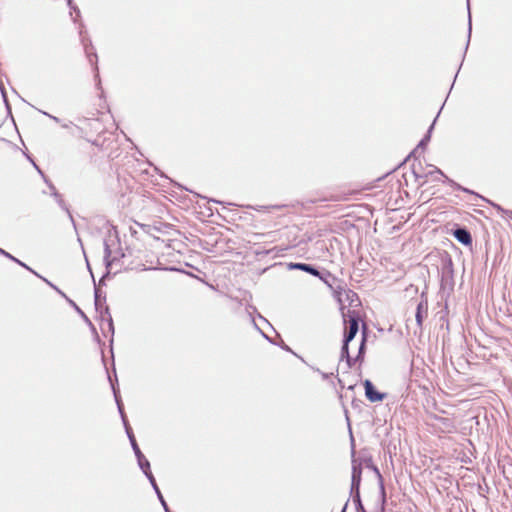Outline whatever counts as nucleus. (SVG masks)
<instances>
[{"instance_id":"obj_9","label":"nucleus","mask_w":512,"mask_h":512,"mask_svg":"<svg viewBox=\"0 0 512 512\" xmlns=\"http://www.w3.org/2000/svg\"><path fill=\"white\" fill-rule=\"evenodd\" d=\"M307 273H309V274H311L313 276L321 278L320 272L317 269H315L314 267H312V266H310V271H308Z\"/></svg>"},{"instance_id":"obj_2","label":"nucleus","mask_w":512,"mask_h":512,"mask_svg":"<svg viewBox=\"0 0 512 512\" xmlns=\"http://www.w3.org/2000/svg\"><path fill=\"white\" fill-rule=\"evenodd\" d=\"M143 232H134L132 234L131 249L138 254L148 257L149 252L158 250L162 244H165L169 239L162 238L156 235V232H160L157 227H151L142 225Z\"/></svg>"},{"instance_id":"obj_6","label":"nucleus","mask_w":512,"mask_h":512,"mask_svg":"<svg viewBox=\"0 0 512 512\" xmlns=\"http://www.w3.org/2000/svg\"><path fill=\"white\" fill-rule=\"evenodd\" d=\"M454 237L464 245H471L472 237L470 233L465 229H456L453 232Z\"/></svg>"},{"instance_id":"obj_4","label":"nucleus","mask_w":512,"mask_h":512,"mask_svg":"<svg viewBox=\"0 0 512 512\" xmlns=\"http://www.w3.org/2000/svg\"><path fill=\"white\" fill-rule=\"evenodd\" d=\"M363 385L365 389V395L370 402H381L386 398V394L377 391L370 380H365Z\"/></svg>"},{"instance_id":"obj_3","label":"nucleus","mask_w":512,"mask_h":512,"mask_svg":"<svg viewBox=\"0 0 512 512\" xmlns=\"http://www.w3.org/2000/svg\"><path fill=\"white\" fill-rule=\"evenodd\" d=\"M345 322L348 323V329L345 333V340L343 346V352L348 354V343L355 337L358 332V320L355 316L346 315L343 313Z\"/></svg>"},{"instance_id":"obj_12","label":"nucleus","mask_w":512,"mask_h":512,"mask_svg":"<svg viewBox=\"0 0 512 512\" xmlns=\"http://www.w3.org/2000/svg\"><path fill=\"white\" fill-rule=\"evenodd\" d=\"M363 347H364V341L361 343L360 351L363 349Z\"/></svg>"},{"instance_id":"obj_1","label":"nucleus","mask_w":512,"mask_h":512,"mask_svg":"<svg viewBox=\"0 0 512 512\" xmlns=\"http://www.w3.org/2000/svg\"><path fill=\"white\" fill-rule=\"evenodd\" d=\"M82 137L100 150L109 152L115 143L113 133L107 131L103 118L84 119L78 126Z\"/></svg>"},{"instance_id":"obj_5","label":"nucleus","mask_w":512,"mask_h":512,"mask_svg":"<svg viewBox=\"0 0 512 512\" xmlns=\"http://www.w3.org/2000/svg\"><path fill=\"white\" fill-rule=\"evenodd\" d=\"M428 315V301L427 299H422L416 309V323L419 328H422L423 322Z\"/></svg>"},{"instance_id":"obj_7","label":"nucleus","mask_w":512,"mask_h":512,"mask_svg":"<svg viewBox=\"0 0 512 512\" xmlns=\"http://www.w3.org/2000/svg\"><path fill=\"white\" fill-rule=\"evenodd\" d=\"M433 418L435 420H438L444 426V428L446 429L447 432H451L455 429V425L450 419L438 417L436 415H434Z\"/></svg>"},{"instance_id":"obj_11","label":"nucleus","mask_w":512,"mask_h":512,"mask_svg":"<svg viewBox=\"0 0 512 512\" xmlns=\"http://www.w3.org/2000/svg\"><path fill=\"white\" fill-rule=\"evenodd\" d=\"M0 253L4 254L5 256L14 259L9 253L5 252L3 249L0 248Z\"/></svg>"},{"instance_id":"obj_8","label":"nucleus","mask_w":512,"mask_h":512,"mask_svg":"<svg viewBox=\"0 0 512 512\" xmlns=\"http://www.w3.org/2000/svg\"><path fill=\"white\" fill-rule=\"evenodd\" d=\"M288 266L290 269H297V270L308 272V271H310L311 265L305 264V263H290Z\"/></svg>"},{"instance_id":"obj_10","label":"nucleus","mask_w":512,"mask_h":512,"mask_svg":"<svg viewBox=\"0 0 512 512\" xmlns=\"http://www.w3.org/2000/svg\"><path fill=\"white\" fill-rule=\"evenodd\" d=\"M132 444H133V447H134V450H135L136 454H139L140 450H139L137 444L135 443V441H133Z\"/></svg>"}]
</instances>
